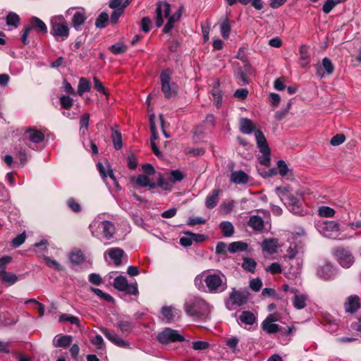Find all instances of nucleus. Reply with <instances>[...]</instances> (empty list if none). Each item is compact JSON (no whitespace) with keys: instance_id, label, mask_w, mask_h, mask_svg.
Returning a JSON list of instances; mask_svg holds the SVG:
<instances>
[{"instance_id":"obj_1","label":"nucleus","mask_w":361,"mask_h":361,"mask_svg":"<svg viewBox=\"0 0 361 361\" xmlns=\"http://www.w3.org/2000/svg\"><path fill=\"white\" fill-rule=\"evenodd\" d=\"M184 310L190 317L198 319H206L211 312L212 306L200 297L190 296L185 302Z\"/></svg>"},{"instance_id":"obj_2","label":"nucleus","mask_w":361,"mask_h":361,"mask_svg":"<svg viewBox=\"0 0 361 361\" xmlns=\"http://www.w3.org/2000/svg\"><path fill=\"white\" fill-rule=\"evenodd\" d=\"M180 10L171 15L170 4L167 2L159 3L156 8V25L160 27L164 24V19H167L168 21L163 29V32L166 34H169L174 27V23L180 19Z\"/></svg>"},{"instance_id":"obj_3","label":"nucleus","mask_w":361,"mask_h":361,"mask_svg":"<svg viewBox=\"0 0 361 361\" xmlns=\"http://www.w3.org/2000/svg\"><path fill=\"white\" fill-rule=\"evenodd\" d=\"M92 235L101 240H109L114 238L116 232L114 224L109 221L95 219L89 226Z\"/></svg>"},{"instance_id":"obj_4","label":"nucleus","mask_w":361,"mask_h":361,"mask_svg":"<svg viewBox=\"0 0 361 361\" xmlns=\"http://www.w3.org/2000/svg\"><path fill=\"white\" fill-rule=\"evenodd\" d=\"M276 191L281 200L292 213L300 214L301 212L300 200L290 191L289 187H277Z\"/></svg>"},{"instance_id":"obj_5","label":"nucleus","mask_w":361,"mask_h":361,"mask_svg":"<svg viewBox=\"0 0 361 361\" xmlns=\"http://www.w3.org/2000/svg\"><path fill=\"white\" fill-rule=\"evenodd\" d=\"M209 293H222L227 288L226 278L220 271H215L207 274L204 279Z\"/></svg>"},{"instance_id":"obj_6","label":"nucleus","mask_w":361,"mask_h":361,"mask_svg":"<svg viewBox=\"0 0 361 361\" xmlns=\"http://www.w3.org/2000/svg\"><path fill=\"white\" fill-rule=\"evenodd\" d=\"M318 231L324 237L331 239L344 240L345 236L340 237L341 229L339 224L334 221H324L317 224Z\"/></svg>"},{"instance_id":"obj_7","label":"nucleus","mask_w":361,"mask_h":361,"mask_svg":"<svg viewBox=\"0 0 361 361\" xmlns=\"http://www.w3.org/2000/svg\"><path fill=\"white\" fill-rule=\"evenodd\" d=\"M51 32L56 38L65 40L68 37L69 28L62 16H54L51 20Z\"/></svg>"},{"instance_id":"obj_8","label":"nucleus","mask_w":361,"mask_h":361,"mask_svg":"<svg viewBox=\"0 0 361 361\" xmlns=\"http://www.w3.org/2000/svg\"><path fill=\"white\" fill-rule=\"evenodd\" d=\"M250 293L248 291H241L233 288L228 298L226 300V306L228 310L242 306L247 302Z\"/></svg>"},{"instance_id":"obj_9","label":"nucleus","mask_w":361,"mask_h":361,"mask_svg":"<svg viewBox=\"0 0 361 361\" xmlns=\"http://www.w3.org/2000/svg\"><path fill=\"white\" fill-rule=\"evenodd\" d=\"M32 30H35L36 32L41 33L47 32L46 24L39 18L35 16L32 17L30 19L29 24L25 27L21 36L22 42L25 45L29 44L27 37Z\"/></svg>"},{"instance_id":"obj_10","label":"nucleus","mask_w":361,"mask_h":361,"mask_svg":"<svg viewBox=\"0 0 361 361\" xmlns=\"http://www.w3.org/2000/svg\"><path fill=\"white\" fill-rule=\"evenodd\" d=\"M161 91L164 97L170 99L174 97L177 92V86L171 82V73L169 70H164L160 75Z\"/></svg>"},{"instance_id":"obj_11","label":"nucleus","mask_w":361,"mask_h":361,"mask_svg":"<svg viewBox=\"0 0 361 361\" xmlns=\"http://www.w3.org/2000/svg\"><path fill=\"white\" fill-rule=\"evenodd\" d=\"M255 136L257 140V147L262 153V155L259 158V162L263 165L267 166L270 162V149L265 137L263 133L259 130L255 131Z\"/></svg>"},{"instance_id":"obj_12","label":"nucleus","mask_w":361,"mask_h":361,"mask_svg":"<svg viewBox=\"0 0 361 361\" xmlns=\"http://www.w3.org/2000/svg\"><path fill=\"white\" fill-rule=\"evenodd\" d=\"M157 340L162 344H167L173 342H182L185 340V338L178 331L171 328H165L158 334Z\"/></svg>"},{"instance_id":"obj_13","label":"nucleus","mask_w":361,"mask_h":361,"mask_svg":"<svg viewBox=\"0 0 361 361\" xmlns=\"http://www.w3.org/2000/svg\"><path fill=\"white\" fill-rule=\"evenodd\" d=\"M334 255L338 263L344 268H349L354 262V257L351 252L343 247L337 248Z\"/></svg>"},{"instance_id":"obj_14","label":"nucleus","mask_w":361,"mask_h":361,"mask_svg":"<svg viewBox=\"0 0 361 361\" xmlns=\"http://www.w3.org/2000/svg\"><path fill=\"white\" fill-rule=\"evenodd\" d=\"M100 331L116 345L121 348H128L129 346V343L119 337L114 331L102 327L100 329Z\"/></svg>"},{"instance_id":"obj_15","label":"nucleus","mask_w":361,"mask_h":361,"mask_svg":"<svg viewBox=\"0 0 361 361\" xmlns=\"http://www.w3.org/2000/svg\"><path fill=\"white\" fill-rule=\"evenodd\" d=\"M360 307V299L356 295H350L344 302V309L346 312L354 313Z\"/></svg>"},{"instance_id":"obj_16","label":"nucleus","mask_w":361,"mask_h":361,"mask_svg":"<svg viewBox=\"0 0 361 361\" xmlns=\"http://www.w3.org/2000/svg\"><path fill=\"white\" fill-rule=\"evenodd\" d=\"M317 275L324 280H330L335 276L336 270L331 264L326 263L319 268Z\"/></svg>"},{"instance_id":"obj_17","label":"nucleus","mask_w":361,"mask_h":361,"mask_svg":"<svg viewBox=\"0 0 361 361\" xmlns=\"http://www.w3.org/2000/svg\"><path fill=\"white\" fill-rule=\"evenodd\" d=\"M249 180L250 176L242 170L234 171L230 175L231 182L236 185H245L248 183Z\"/></svg>"},{"instance_id":"obj_18","label":"nucleus","mask_w":361,"mask_h":361,"mask_svg":"<svg viewBox=\"0 0 361 361\" xmlns=\"http://www.w3.org/2000/svg\"><path fill=\"white\" fill-rule=\"evenodd\" d=\"M323 69L326 71L328 75H331L334 70V66L333 65L331 60L325 57L322 59V66H317V75L322 78L324 76Z\"/></svg>"},{"instance_id":"obj_19","label":"nucleus","mask_w":361,"mask_h":361,"mask_svg":"<svg viewBox=\"0 0 361 361\" xmlns=\"http://www.w3.org/2000/svg\"><path fill=\"white\" fill-rule=\"evenodd\" d=\"M73 336L71 335H57L53 340V345L56 348H66L71 344Z\"/></svg>"},{"instance_id":"obj_20","label":"nucleus","mask_w":361,"mask_h":361,"mask_svg":"<svg viewBox=\"0 0 361 361\" xmlns=\"http://www.w3.org/2000/svg\"><path fill=\"white\" fill-rule=\"evenodd\" d=\"M219 25L222 37L225 39H228L231 30V21L228 18H226L221 20Z\"/></svg>"},{"instance_id":"obj_21","label":"nucleus","mask_w":361,"mask_h":361,"mask_svg":"<svg viewBox=\"0 0 361 361\" xmlns=\"http://www.w3.org/2000/svg\"><path fill=\"white\" fill-rule=\"evenodd\" d=\"M248 226L257 231L262 232L264 229V222L262 217L257 215L250 216Z\"/></svg>"},{"instance_id":"obj_22","label":"nucleus","mask_w":361,"mask_h":361,"mask_svg":"<svg viewBox=\"0 0 361 361\" xmlns=\"http://www.w3.org/2000/svg\"><path fill=\"white\" fill-rule=\"evenodd\" d=\"M219 190H213L212 192L207 197L205 206L208 209H212L216 206L219 200Z\"/></svg>"},{"instance_id":"obj_23","label":"nucleus","mask_w":361,"mask_h":361,"mask_svg":"<svg viewBox=\"0 0 361 361\" xmlns=\"http://www.w3.org/2000/svg\"><path fill=\"white\" fill-rule=\"evenodd\" d=\"M109 257L114 260L116 265L121 264V258L123 257L124 252L119 247H114L107 250Z\"/></svg>"},{"instance_id":"obj_24","label":"nucleus","mask_w":361,"mask_h":361,"mask_svg":"<svg viewBox=\"0 0 361 361\" xmlns=\"http://www.w3.org/2000/svg\"><path fill=\"white\" fill-rule=\"evenodd\" d=\"M240 130L244 134H250L255 128V124L250 119L242 118L240 119Z\"/></svg>"},{"instance_id":"obj_25","label":"nucleus","mask_w":361,"mask_h":361,"mask_svg":"<svg viewBox=\"0 0 361 361\" xmlns=\"http://www.w3.org/2000/svg\"><path fill=\"white\" fill-rule=\"evenodd\" d=\"M86 16L82 11H76L72 19V25L76 30H80V26L85 23Z\"/></svg>"},{"instance_id":"obj_26","label":"nucleus","mask_w":361,"mask_h":361,"mask_svg":"<svg viewBox=\"0 0 361 361\" xmlns=\"http://www.w3.org/2000/svg\"><path fill=\"white\" fill-rule=\"evenodd\" d=\"M28 140L33 143H39L44 139V134L39 130L29 129L26 131Z\"/></svg>"},{"instance_id":"obj_27","label":"nucleus","mask_w":361,"mask_h":361,"mask_svg":"<svg viewBox=\"0 0 361 361\" xmlns=\"http://www.w3.org/2000/svg\"><path fill=\"white\" fill-rule=\"evenodd\" d=\"M0 281L7 283L8 286H11L18 281V276L13 273L2 270L0 271Z\"/></svg>"},{"instance_id":"obj_28","label":"nucleus","mask_w":361,"mask_h":361,"mask_svg":"<svg viewBox=\"0 0 361 361\" xmlns=\"http://www.w3.org/2000/svg\"><path fill=\"white\" fill-rule=\"evenodd\" d=\"M262 245L264 250L273 254L276 252L279 243L276 239H269L264 240Z\"/></svg>"},{"instance_id":"obj_29","label":"nucleus","mask_w":361,"mask_h":361,"mask_svg":"<svg viewBox=\"0 0 361 361\" xmlns=\"http://www.w3.org/2000/svg\"><path fill=\"white\" fill-rule=\"evenodd\" d=\"M239 320L246 325H252L256 322V317L250 311H243L239 317Z\"/></svg>"},{"instance_id":"obj_30","label":"nucleus","mask_w":361,"mask_h":361,"mask_svg":"<svg viewBox=\"0 0 361 361\" xmlns=\"http://www.w3.org/2000/svg\"><path fill=\"white\" fill-rule=\"evenodd\" d=\"M219 228L224 237H231L234 233V227L230 221H222Z\"/></svg>"},{"instance_id":"obj_31","label":"nucleus","mask_w":361,"mask_h":361,"mask_svg":"<svg viewBox=\"0 0 361 361\" xmlns=\"http://www.w3.org/2000/svg\"><path fill=\"white\" fill-rule=\"evenodd\" d=\"M248 245L246 243L242 241H236L230 243L228 246V250L231 253H235L240 251H245L247 249Z\"/></svg>"},{"instance_id":"obj_32","label":"nucleus","mask_w":361,"mask_h":361,"mask_svg":"<svg viewBox=\"0 0 361 361\" xmlns=\"http://www.w3.org/2000/svg\"><path fill=\"white\" fill-rule=\"evenodd\" d=\"M161 313L166 322L169 323L173 320V318L178 314V310L171 307H164L161 309Z\"/></svg>"},{"instance_id":"obj_33","label":"nucleus","mask_w":361,"mask_h":361,"mask_svg":"<svg viewBox=\"0 0 361 361\" xmlns=\"http://www.w3.org/2000/svg\"><path fill=\"white\" fill-rule=\"evenodd\" d=\"M117 327L123 334H128L133 329V325L128 320L120 319L117 322Z\"/></svg>"},{"instance_id":"obj_34","label":"nucleus","mask_w":361,"mask_h":361,"mask_svg":"<svg viewBox=\"0 0 361 361\" xmlns=\"http://www.w3.org/2000/svg\"><path fill=\"white\" fill-rule=\"evenodd\" d=\"M262 328L268 334H274L280 331L281 327L268 320H264L262 323Z\"/></svg>"},{"instance_id":"obj_35","label":"nucleus","mask_w":361,"mask_h":361,"mask_svg":"<svg viewBox=\"0 0 361 361\" xmlns=\"http://www.w3.org/2000/svg\"><path fill=\"white\" fill-rule=\"evenodd\" d=\"M111 139L114 148L117 150L121 149L123 147L122 136L116 128L112 129Z\"/></svg>"},{"instance_id":"obj_36","label":"nucleus","mask_w":361,"mask_h":361,"mask_svg":"<svg viewBox=\"0 0 361 361\" xmlns=\"http://www.w3.org/2000/svg\"><path fill=\"white\" fill-rule=\"evenodd\" d=\"M90 88V81L85 78H81L78 83V94L82 96L85 92H89Z\"/></svg>"},{"instance_id":"obj_37","label":"nucleus","mask_w":361,"mask_h":361,"mask_svg":"<svg viewBox=\"0 0 361 361\" xmlns=\"http://www.w3.org/2000/svg\"><path fill=\"white\" fill-rule=\"evenodd\" d=\"M69 259L71 263L79 264L84 260L83 253L80 250L73 251L69 255Z\"/></svg>"},{"instance_id":"obj_38","label":"nucleus","mask_w":361,"mask_h":361,"mask_svg":"<svg viewBox=\"0 0 361 361\" xmlns=\"http://www.w3.org/2000/svg\"><path fill=\"white\" fill-rule=\"evenodd\" d=\"M6 24L17 27L20 24V17L14 12H10L6 16Z\"/></svg>"},{"instance_id":"obj_39","label":"nucleus","mask_w":361,"mask_h":361,"mask_svg":"<svg viewBox=\"0 0 361 361\" xmlns=\"http://www.w3.org/2000/svg\"><path fill=\"white\" fill-rule=\"evenodd\" d=\"M256 265H257V263L253 259L249 258V257H245L243 259L242 267L245 270H246L249 272L253 273L256 269Z\"/></svg>"},{"instance_id":"obj_40","label":"nucleus","mask_w":361,"mask_h":361,"mask_svg":"<svg viewBox=\"0 0 361 361\" xmlns=\"http://www.w3.org/2000/svg\"><path fill=\"white\" fill-rule=\"evenodd\" d=\"M128 283V282L126 277L119 276L114 279V287L118 290L123 291Z\"/></svg>"},{"instance_id":"obj_41","label":"nucleus","mask_w":361,"mask_h":361,"mask_svg":"<svg viewBox=\"0 0 361 361\" xmlns=\"http://www.w3.org/2000/svg\"><path fill=\"white\" fill-rule=\"evenodd\" d=\"M235 78L239 85H245L248 83L247 77L241 68L237 70L235 73Z\"/></svg>"},{"instance_id":"obj_42","label":"nucleus","mask_w":361,"mask_h":361,"mask_svg":"<svg viewBox=\"0 0 361 361\" xmlns=\"http://www.w3.org/2000/svg\"><path fill=\"white\" fill-rule=\"evenodd\" d=\"M307 298L304 295H296L293 299V305L296 309L300 310L305 307Z\"/></svg>"},{"instance_id":"obj_43","label":"nucleus","mask_w":361,"mask_h":361,"mask_svg":"<svg viewBox=\"0 0 361 361\" xmlns=\"http://www.w3.org/2000/svg\"><path fill=\"white\" fill-rule=\"evenodd\" d=\"M157 185L165 190H170L172 188L173 183L169 179H164L160 173L157 178Z\"/></svg>"},{"instance_id":"obj_44","label":"nucleus","mask_w":361,"mask_h":361,"mask_svg":"<svg viewBox=\"0 0 361 361\" xmlns=\"http://www.w3.org/2000/svg\"><path fill=\"white\" fill-rule=\"evenodd\" d=\"M109 20V16L106 13H102L96 20L95 25L99 28H104L106 25V23Z\"/></svg>"},{"instance_id":"obj_45","label":"nucleus","mask_w":361,"mask_h":361,"mask_svg":"<svg viewBox=\"0 0 361 361\" xmlns=\"http://www.w3.org/2000/svg\"><path fill=\"white\" fill-rule=\"evenodd\" d=\"M184 176L183 173L179 170H173L170 173L169 179L173 184L179 182L183 179Z\"/></svg>"},{"instance_id":"obj_46","label":"nucleus","mask_w":361,"mask_h":361,"mask_svg":"<svg viewBox=\"0 0 361 361\" xmlns=\"http://www.w3.org/2000/svg\"><path fill=\"white\" fill-rule=\"evenodd\" d=\"M44 260L45 261L47 267L56 271L62 270V266L55 259H53L49 257H44Z\"/></svg>"},{"instance_id":"obj_47","label":"nucleus","mask_w":361,"mask_h":361,"mask_svg":"<svg viewBox=\"0 0 361 361\" xmlns=\"http://www.w3.org/2000/svg\"><path fill=\"white\" fill-rule=\"evenodd\" d=\"M319 215L322 217H332L335 214V211L329 207H321L319 210Z\"/></svg>"},{"instance_id":"obj_48","label":"nucleus","mask_w":361,"mask_h":361,"mask_svg":"<svg viewBox=\"0 0 361 361\" xmlns=\"http://www.w3.org/2000/svg\"><path fill=\"white\" fill-rule=\"evenodd\" d=\"M60 104L62 108L69 109L73 104V100L69 96H61L60 97Z\"/></svg>"},{"instance_id":"obj_49","label":"nucleus","mask_w":361,"mask_h":361,"mask_svg":"<svg viewBox=\"0 0 361 361\" xmlns=\"http://www.w3.org/2000/svg\"><path fill=\"white\" fill-rule=\"evenodd\" d=\"M91 289L99 298H103L108 302H114V298L111 295L104 293L101 289L96 288H92Z\"/></svg>"},{"instance_id":"obj_50","label":"nucleus","mask_w":361,"mask_h":361,"mask_svg":"<svg viewBox=\"0 0 361 361\" xmlns=\"http://www.w3.org/2000/svg\"><path fill=\"white\" fill-rule=\"evenodd\" d=\"M90 114H84L80 120V132L84 134L88 128L89 125Z\"/></svg>"},{"instance_id":"obj_51","label":"nucleus","mask_w":361,"mask_h":361,"mask_svg":"<svg viewBox=\"0 0 361 361\" xmlns=\"http://www.w3.org/2000/svg\"><path fill=\"white\" fill-rule=\"evenodd\" d=\"M123 291L129 295H137L139 291L137 283H128Z\"/></svg>"},{"instance_id":"obj_52","label":"nucleus","mask_w":361,"mask_h":361,"mask_svg":"<svg viewBox=\"0 0 361 361\" xmlns=\"http://www.w3.org/2000/svg\"><path fill=\"white\" fill-rule=\"evenodd\" d=\"M192 347L195 350H204L209 348V343L207 341H197L192 342Z\"/></svg>"},{"instance_id":"obj_53","label":"nucleus","mask_w":361,"mask_h":361,"mask_svg":"<svg viewBox=\"0 0 361 361\" xmlns=\"http://www.w3.org/2000/svg\"><path fill=\"white\" fill-rule=\"evenodd\" d=\"M109 50L114 54H119L126 51V47L122 44H113L109 47Z\"/></svg>"},{"instance_id":"obj_54","label":"nucleus","mask_w":361,"mask_h":361,"mask_svg":"<svg viewBox=\"0 0 361 361\" xmlns=\"http://www.w3.org/2000/svg\"><path fill=\"white\" fill-rule=\"evenodd\" d=\"M59 320L60 322H68L73 324H78L79 323V319L78 317L67 314H63L61 315Z\"/></svg>"},{"instance_id":"obj_55","label":"nucleus","mask_w":361,"mask_h":361,"mask_svg":"<svg viewBox=\"0 0 361 361\" xmlns=\"http://www.w3.org/2000/svg\"><path fill=\"white\" fill-rule=\"evenodd\" d=\"M25 238H26V235H25V233L18 235L12 240L13 247H18L20 246L25 242Z\"/></svg>"},{"instance_id":"obj_56","label":"nucleus","mask_w":361,"mask_h":361,"mask_svg":"<svg viewBox=\"0 0 361 361\" xmlns=\"http://www.w3.org/2000/svg\"><path fill=\"white\" fill-rule=\"evenodd\" d=\"M277 166L281 176H286L288 174V168L286 163L284 161L279 160L277 163Z\"/></svg>"},{"instance_id":"obj_57","label":"nucleus","mask_w":361,"mask_h":361,"mask_svg":"<svg viewBox=\"0 0 361 361\" xmlns=\"http://www.w3.org/2000/svg\"><path fill=\"white\" fill-rule=\"evenodd\" d=\"M93 82H94V87L97 91H98L105 95H107L105 87L103 86L101 81L97 77H94Z\"/></svg>"},{"instance_id":"obj_58","label":"nucleus","mask_w":361,"mask_h":361,"mask_svg":"<svg viewBox=\"0 0 361 361\" xmlns=\"http://www.w3.org/2000/svg\"><path fill=\"white\" fill-rule=\"evenodd\" d=\"M266 271L271 273L272 274H279L281 272V267L279 263L274 262L266 268Z\"/></svg>"},{"instance_id":"obj_59","label":"nucleus","mask_w":361,"mask_h":361,"mask_svg":"<svg viewBox=\"0 0 361 361\" xmlns=\"http://www.w3.org/2000/svg\"><path fill=\"white\" fill-rule=\"evenodd\" d=\"M136 184L141 187H147L149 184V178L145 175H139L136 179Z\"/></svg>"},{"instance_id":"obj_60","label":"nucleus","mask_w":361,"mask_h":361,"mask_svg":"<svg viewBox=\"0 0 361 361\" xmlns=\"http://www.w3.org/2000/svg\"><path fill=\"white\" fill-rule=\"evenodd\" d=\"M345 140V137L343 134H337L331 138L330 143L333 146H338L342 144Z\"/></svg>"},{"instance_id":"obj_61","label":"nucleus","mask_w":361,"mask_h":361,"mask_svg":"<svg viewBox=\"0 0 361 361\" xmlns=\"http://www.w3.org/2000/svg\"><path fill=\"white\" fill-rule=\"evenodd\" d=\"M262 286L261 280L258 278L253 279L250 282V287L254 291H259Z\"/></svg>"},{"instance_id":"obj_62","label":"nucleus","mask_w":361,"mask_h":361,"mask_svg":"<svg viewBox=\"0 0 361 361\" xmlns=\"http://www.w3.org/2000/svg\"><path fill=\"white\" fill-rule=\"evenodd\" d=\"M338 4L336 0H327L323 6L322 10L325 13H329Z\"/></svg>"},{"instance_id":"obj_63","label":"nucleus","mask_w":361,"mask_h":361,"mask_svg":"<svg viewBox=\"0 0 361 361\" xmlns=\"http://www.w3.org/2000/svg\"><path fill=\"white\" fill-rule=\"evenodd\" d=\"M213 99L216 103V106L219 108L221 104V95L219 88H214L212 90Z\"/></svg>"},{"instance_id":"obj_64","label":"nucleus","mask_w":361,"mask_h":361,"mask_svg":"<svg viewBox=\"0 0 361 361\" xmlns=\"http://www.w3.org/2000/svg\"><path fill=\"white\" fill-rule=\"evenodd\" d=\"M206 222V220L200 216L196 217H190L188 219V225L192 226L196 224H204Z\"/></svg>"}]
</instances>
